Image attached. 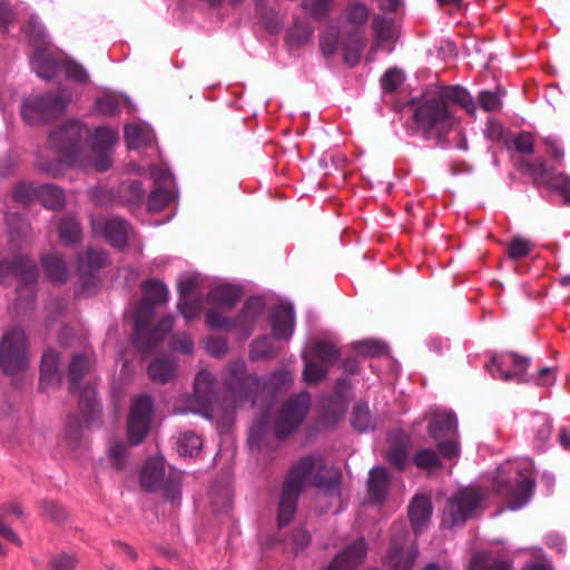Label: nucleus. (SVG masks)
I'll return each mask as SVG.
<instances>
[{"label": "nucleus", "instance_id": "f257e3e1", "mask_svg": "<svg viewBox=\"0 0 570 570\" xmlns=\"http://www.w3.org/2000/svg\"><path fill=\"white\" fill-rule=\"evenodd\" d=\"M414 122L426 139L442 144L448 134L459 124L454 107L474 114L475 104L471 95L460 86H435L428 88L416 99Z\"/></svg>", "mask_w": 570, "mask_h": 570}, {"label": "nucleus", "instance_id": "f03ea898", "mask_svg": "<svg viewBox=\"0 0 570 570\" xmlns=\"http://www.w3.org/2000/svg\"><path fill=\"white\" fill-rule=\"evenodd\" d=\"M341 476L340 470L321 464L318 456L306 455L295 462L283 482L277 515L278 527H285L293 520L298 497L308 485L338 495Z\"/></svg>", "mask_w": 570, "mask_h": 570}, {"label": "nucleus", "instance_id": "7ed1b4c3", "mask_svg": "<svg viewBox=\"0 0 570 570\" xmlns=\"http://www.w3.org/2000/svg\"><path fill=\"white\" fill-rule=\"evenodd\" d=\"M142 293L144 302L135 315L134 342L139 350L150 352L171 330L174 320L171 316H166L155 328H149L150 320L154 316V305L165 304L168 301V289L163 283L150 279L142 284Z\"/></svg>", "mask_w": 570, "mask_h": 570}, {"label": "nucleus", "instance_id": "20e7f679", "mask_svg": "<svg viewBox=\"0 0 570 570\" xmlns=\"http://www.w3.org/2000/svg\"><path fill=\"white\" fill-rule=\"evenodd\" d=\"M515 478L508 479V471L500 469L495 478L497 492L507 499L509 509L517 510L527 504L534 489L532 462L520 461L514 468Z\"/></svg>", "mask_w": 570, "mask_h": 570}, {"label": "nucleus", "instance_id": "39448f33", "mask_svg": "<svg viewBox=\"0 0 570 570\" xmlns=\"http://www.w3.org/2000/svg\"><path fill=\"white\" fill-rule=\"evenodd\" d=\"M223 381L233 407L245 402L254 405L255 395L261 389V380L246 372V364L243 361L232 362L225 371Z\"/></svg>", "mask_w": 570, "mask_h": 570}, {"label": "nucleus", "instance_id": "423d86ee", "mask_svg": "<svg viewBox=\"0 0 570 570\" xmlns=\"http://www.w3.org/2000/svg\"><path fill=\"white\" fill-rule=\"evenodd\" d=\"M89 130L80 121H68L49 136V145L58 154L61 161L75 165L79 163L81 142Z\"/></svg>", "mask_w": 570, "mask_h": 570}, {"label": "nucleus", "instance_id": "0eeeda50", "mask_svg": "<svg viewBox=\"0 0 570 570\" xmlns=\"http://www.w3.org/2000/svg\"><path fill=\"white\" fill-rule=\"evenodd\" d=\"M29 362L26 332L20 327L8 331L0 341V366L8 374L23 371Z\"/></svg>", "mask_w": 570, "mask_h": 570}, {"label": "nucleus", "instance_id": "6e6552de", "mask_svg": "<svg viewBox=\"0 0 570 570\" xmlns=\"http://www.w3.org/2000/svg\"><path fill=\"white\" fill-rule=\"evenodd\" d=\"M309 394L301 393L282 405L274 421V432L278 439L287 438L301 425L309 409Z\"/></svg>", "mask_w": 570, "mask_h": 570}, {"label": "nucleus", "instance_id": "1a4fd4ad", "mask_svg": "<svg viewBox=\"0 0 570 570\" xmlns=\"http://www.w3.org/2000/svg\"><path fill=\"white\" fill-rule=\"evenodd\" d=\"M484 494L476 488H464L452 495L444 510V522L451 527L464 523L475 515Z\"/></svg>", "mask_w": 570, "mask_h": 570}, {"label": "nucleus", "instance_id": "9d476101", "mask_svg": "<svg viewBox=\"0 0 570 570\" xmlns=\"http://www.w3.org/2000/svg\"><path fill=\"white\" fill-rule=\"evenodd\" d=\"M68 104V99L59 95H42L35 99H26L21 105V115L30 125H37L61 114Z\"/></svg>", "mask_w": 570, "mask_h": 570}, {"label": "nucleus", "instance_id": "9b49d317", "mask_svg": "<svg viewBox=\"0 0 570 570\" xmlns=\"http://www.w3.org/2000/svg\"><path fill=\"white\" fill-rule=\"evenodd\" d=\"M178 482L179 475L171 469L166 473V464L163 458L149 459L141 470L140 483L144 490L148 492L163 489L174 498Z\"/></svg>", "mask_w": 570, "mask_h": 570}, {"label": "nucleus", "instance_id": "f8f14e48", "mask_svg": "<svg viewBox=\"0 0 570 570\" xmlns=\"http://www.w3.org/2000/svg\"><path fill=\"white\" fill-rule=\"evenodd\" d=\"M151 412L153 400L150 396L140 395L134 401L128 419V439L131 445L139 444L147 435Z\"/></svg>", "mask_w": 570, "mask_h": 570}, {"label": "nucleus", "instance_id": "ddd939ff", "mask_svg": "<svg viewBox=\"0 0 570 570\" xmlns=\"http://www.w3.org/2000/svg\"><path fill=\"white\" fill-rule=\"evenodd\" d=\"M92 364L88 357L82 354H76L69 365V381L72 393L79 391L80 404L89 411H95L97 402L96 390L88 385L80 390L82 376L91 368Z\"/></svg>", "mask_w": 570, "mask_h": 570}, {"label": "nucleus", "instance_id": "4468645a", "mask_svg": "<svg viewBox=\"0 0 570 570\" xmlns=\"http://www.w3.org/2000/svg\"><path fill=\"white\" fill-rule=\"evenodd\" d=\"M530 365V358L515 353H508L502 356H493L487 365V370L494 379L511 381L521 377Z\"/></svg>", "mask_w": 570, "mask_h": 570}, {"label": "nucleus", "instance_id": "2eb2a0df", "mask_svg": "<svg viewBox=\"0 0 570 570\" xmlns=\"http://www.w3.org/2000/svg\"><path fill=\"white\" fill-rule=\"evenodd\" d=\"M91 228L95 235L105 236L110 245L118 248L126 246L131 232L130 225L119 217H94Z\"/></svg>", "mask_w": 570, "mask_h": 570}, {"label": "nucleus", "instance_id": "dca6fc26", "mask_svg": "<svg viewBox=\"0 0 570 570\" xmlns=\"http://www.w3.org/2000/svg\"><path fill=\"white\" fill-rule=\"evenodd\" d=\"M215 377L207 371L198 372L194 383V395L203 407V414L206 417H213L216 406Z\"/></svg>", "mask_w": 570, "mask_h": 570}, {"label": "nucleus", "instance_id": "f3484780", "mask_svg": "<svg viewBox=\"0 0 570 570\" xmlns=\"http://www.w3.org/2000/svg\"><path fill=\"white\" fill-rule=\"evenodd\" d=\"M366 552L367 547L365 541L358 539L347 546L322 570H355L364 561Z\"/></svg>", "mask_w": 570, "mask_h": 570}, {"label": "nucleus", "instance_id": "a211bd4d", "mask_svg": "<svg viewBox=\"0 0 570 570\" xmlns=\"http://www.w3.org/2000/svg\"><path fill=\"white\" fill-rule=\"evenodd\" d=\"M514 167L522 175L530 177L535 186H548L553 177V168L548 165L544 158L529 160L523 157H519L514 160Z\"/></svg>", "mask_w": 570, "mask_h": 570}, {"label": "nucleus", "instance_id": "6ab92c4d", "mask_svg": "<svg viewBox=\"0 0 570 570\" xmlns=\"http://www.w3.org/2000/svg\"><path fill=\"white\" fill-rule=\"evenodd\" d=\"M14 276L27 284L35 283L37 279V268L35 264L23 256H16L12 259L0 261V277Z\"/></svg>", "mask_w": 570, "mask_h": 570}, {"label": "nucleus", "instance_id": "aec40b11", "mask_svg": "<svg viewBox=\"0 0 570 570\" xmlns=\"http://www.w3.org/2000/svg\"><path fill=\"white\" fill-rule=\"evenodd\" d=\"M273 335L278 340H287L295 327L294 308L289 303L278 304L271 315Z\"/></svg>", "mask_w": 570, "mask_h": 570}, {"label": "nucleus", "instance_id": "412c9836", "mask_svg": "<svg viewBox=\"0 0 570 570\" xmlns=\"http://www.w3.org/2000/svg\"><path fill=\"white\" fill-rule=\"evenodd\" d=\"M264 308L265 302L262 297L248 298L237 317L233 318L236 321L235 330L239 331L245 337H248Z\"/></svg>", "mask_w": 570, "mask_h": 570}, {"label": "nucleus", "instance_id": "4be33fe9", "mask_svg": "<svg viewBox=\"0 0 570 570\" xmlns=\"http://www.w3.org/2000/svg\"><path fill=\"white\" fill-rule=\"evenodd\" d=\"M390 488V476L385 468L375 466L368 473L367 494L373 503L382 502Z\"/></svg>", "mask_w": 570, "mask_h": 570}, {"label": "nucleus", "instance_id": "5701e85b", "mask_svg": "<svg viewBox=\"0 0 570 570\" xmlns=\"http://www.w3.org/2000/svg\"><path fill=\"white\" fill-rule=\"evenodd\" d=\"M432 504L428 497L416 495L410 503L409 515L415 532H421L430 521Z\"/></svg>", "mask_w": 570, "mask_h": 570}, {"label": "nucleus", "instance_id": "b1692460", "mask_svg": "<svg viewBox=\"0 0 570 570\" xmlns=\"http://www.w3.org/2000/svg\"><path fill=\"white\" fill-rule=\"evenodd\" d=\"M370 13L371 10L364 2L352 0L346 3L342 12V22L347 27L360 30L367 24Z\"/></svg>", "mask_w": 570, "mask_h": 570}, {"label": "nucleus", "instance_id": "393cba45", "mask_svg": "<svg viewBox=\"0 0 570 570\" xmlns=\"http://www.w3.org/2000/svg\"><path fill=\"white\" fill-rule=\"evenodd\" d=\"M242 297V291L234 285L223 284L214 287L207 295V302L222 307L232 308Z\"/></svg>", "mask_w": 570, "mask_h": 570}, {"label": "nucleus", "instance_id": "a878e982", "mask_svg": "<svg viewBox=\"0 0 570 570\" xmlns=\"http://www.w3.org/2000/svg\"><path fill=\"white\" fill-rule=\"evenodd\" d=\"M456 428L458 422L454 413L439 412L433 414L428 431L432 438L439 439L451 432H455Z\"/></svg>", "mask_w": 570, "mask_h": 570}, {"label": "nucleus", "instance_id": "bb28decb", "mask_svg": "<svg viewBox=\"0 0 570 570\" xmlns=\"http://www.w3.org/2000/svg\"><path fill=\"white\" fill-rule=\"evenodd\" d=\"M106 263L107 256L104 252L88 249L83 254L79 255L77 269L80 275L88 276L102 268Z\"/></svg>", "mask_w": 570, "mask_h": 570}, {"label": "nucleus", "instance_id": "cd10ccee", "mask_svg": "<svg viewBox=\"0 0 570 570\" xmlns=\"http://www.w3.org/2000/svg\"><path fill=\"white\" fill-rule=\"evenodd\" d=\"M35 72L45 80H51L58 69V61L45 50H36L31 58Z\"/></svg>", "mask_w": 570, "mask_h": 570}, {"label": "nucleus", "instance_id": "c85d7f7f", "mask_svg": "<svg viewBox=\"0 0 570 570\" xmlns=\"http://www.w3.org/2000/svg\"><path fill=\"white\" fill-rule=\"evenodd\" d=\"M176 374V364L170 358H157L148 366V375L153 382L166 384Z\"/></svg>", "mask_w": 570, "mask_h": 570}, {"label": "nucleus", "instance_id": "c756f323", "mask_svg": "<svg viewBox=\"0 0 570 570\" xmlns=\"http://www.w3.org/2000/svg\"><path fill=\"white\" fill-rule=\"evenodd\" d=\"M60 383L58 373V357L52 351H47L42 356L40 384L42 389Z\"/></svg>", "mask_w": 570, "mask_h": 570}, {"label": "nucleus", "instance_id": "7c9ffc66", "mask_svg": "<svg viewBox=\"0 0 570 570\" xmlns=\"http://www.w3.org/2000/svg\"><path fill=\"white\" fill-rule=\"evenodd\" d=\"M468 570H512V564L490 553H476L472 557Z\"/></svg>", "mask_w": 570, "mask_h": 570}, {"label": "nucleus", "instance_id": "2f4dec72", "mask_svg": "<svg viewBox=\"0 0 570 570\" xmlns=\"http://www.w3.org/2000/svg\"><path fill=\"white\" fill-rule=\"evenodd\" d=\"M145 189L140 181L128 180L124 181L119 187L120 200L129 207H138L145 199Z\"/></svg>", "mask_w": 570, "mask_h": 570}, {"label": "nucleus", "instance_id": "473e14b6", "mask_svg": "<svg viewBox=\"0 0 570 570\" xmlns=\"http://www.w3.org/2000/svg\"><path fill=\"white\" fill-rule=\"evenodd\" d=\"M417 554L416 548L402 551L394 544L389 553V562L391 563L392 570H412Z\"/></svg>", "mask_w": 570, "mask_h": 570}, {"label": "nucleus", "instance_id": "72a5a7b5", "mask_svg": "<svg viewBox=\"0 0 570 570\" xmlns=\"http://www.w3.org/2000/svg\"><path fill=\"white\" fill-rule=\"evenodd\" d=\"M48 277L53 282L63 283L68 278V271L61 256L57 254L46 255L42 258Z\"/></svg>", "mask_w": 570, "mask_h": 570}, {"label": "nucleus", "instance_id": "f704fd0d", "mask_svg": "<svg viewBox=\"0 0 570 570\" xmlns=\"http://www.w3.org/2000/svg\"><path fill=\"white\" fill-rule=\"evenodd\" d=\"M336 0H302L304 11L315 20L330 17Z\"/></svg>", "mask_w": 570, "mask_h": 570}, {"label": "nucleus", "instance_id": "c9c22d12", "mask_svg": "<svg viewBox=\"0 0 570 570\" xmlns=\"http://www.w3.org/2000/svg\"><path fill=\"white\" fill-rule=\"evenodd\" d=\"M39 191V200L45 207L57 210L65 205V194L62 189L52 185H41Z\"/></svg>", "mask_w": 570, "mask_h": 570}, {"label": "nucleus", "instance_id": "e433bc0d", "mask_svg": "<svg viewBox=\"0 0 570 570\" xmlns=\"http://www.w3.org/2000/svg\"><path fill=\"white\" fill-rule=\"evenodd\" d=\"M203 448L200 436L194 432H184L177 440V451L180 455L194 456L197 455Z\"/></svg>", "mask_w": 570, "mask_h": 570}, {"label": "nucleus", "instance_id": "4c0bfd02", "mask_svg": "<svg viewBox=\"0 0 570 570\" xmlns=\"http://www.w3.org/2000/svg\"><path fill=\"white\" fill-rule=\"evenodd\" d=\"M410 440L406 435L401 434L399 441L391 448L387 453L389 462L395 468L402 470L407 463V449Z\"/></svg>", "mask_w": 570, "mask_h": 570}, {"label": "nucleus", "instance_id": "58836bf2", "mask_svg": "<svg viewBox=\"0 0 570 570\" xmlns=\"http://www.w3.org/2000/svg\"><path fill=\"white\" fill-rule=\"evenodd\" d=\"M313 354L316 361L326 365L328 368L340 357V351L337 347L328 342H317L313 347Z\"/></svg>", "mask_w": 570, "mask_h": 570}, {"label": "nucleus", "instance_id": "ea45409f", "mask_svg": "<svg viewBox=\"0 0 570 570\" xmlns=\"http://www.w3.org/2000/svg\"><path fill=\"white\" fill-rule=\"evenodd\" d=\"M117 140V131L108 127H99L94 134L92 151H108Z\"/></svg>", "mask_w": 570, "mask_h": 570}, {"label": "nucleus", "instance_id": "a19ab883", "mask_svg": "<svg viewBox=\"0 0 570 570\" xmlns=\"http://www.w3.org/2000/svg\"><path fill=\"white\" fill-rule=\"evenodd\" d=\"M352 424L358 432H366L374 429V421L367 405H355L353 410Z\"/></svg>", "mask_w": 570, "mask_h": 570}, {"label": "nucleus", "instance_id": "79ce46f5", "mask_svg": "<svg viewBox=\"0 0 570 570\" xmlns=\"http://www.w3.org/2000/svg\"><path fill=\"white\" fill-rule=\"evenodd\" d=\"M311 539V533L307 530L303 528H296L291 532L288 538L285 540V546L287 549H289L293 553L296 554L309 546Z\"/></svg>", "mask_w": 570, "mask_h": 570}, {"label": "nucleus", "instance_id": "37998d69", "mask_svg": "<svg viewBox=\"0 0 570 570\" xmlns=\"http://www.w3.org/2000/svg\"><path fill=\"white\" fill-rule=\"evenodd\" d=\"M81 236V229L79 223L68 217L61 220L59 225V237L66 243H77Z\"/></svg>", "mask_w": 570, "mask_h": 570}, {"label": "nucleus", "instance_id": "c03bdc74", "mask_svg": "<svg viewBox=\"0 0 570 570\" xmlns=\"http://www.w3.org/2000/svg\"><path fill=\"white\" fill-rule=\"evenodd\" d=\"M313 32L314 30L308 23L296 21L288 31V40L291 43L302 46L309 41Z\"/></svg>", "mask_w": 570, "mask_h": 570}, {"label": "nucleus", "instance_id": "a18cd8bd", "mask_svg": "<svg viewBox=\"0 0 570 570\" xmlns=\"http://www.w3.org/2000/svg\"><path fill=\"white\" fill-rule=\"evenodd\" d=\"M206 324L213 330L233 331L236 328V321L223 316L216 309H209L205 315Z\"/></svg>", "mask_w": 570, "mask_h": 570}, {"label": "nucleus", "instance_id": "49530a36", "mask_svg": "<svg viewBox=\"0 0 570 570\" xmlns=\"http://www.w3.org/2000/svg\"><path fill=\"white\" fill-rule=\"evenodd\" d=\"M414 464L423 470L435 469L441 466L438 453L430 449L420 450L413 458Z\"/></svg>", "mask_w": 570, "mask_h": 570}, {"label": "nucleus", "instance_id": "de8ad7c7", "mask_svg": "<svg viewBox=\"0 0 570 570\" xmlns=\"http://www.w3.org/2000/svg\"><path fill=\"white\" fill-rule=\"evenodd\" d=\"M79 559L75 553L60 552L49 561V570H75Z\"/></svg>", "mask_w": 570, "mask_h": 570}, {"label": "nucleus", "instance_id": "09e8293b", "mask_svg": "<svg viewBox=\"0 0 570 570\" xmlns=\"http://www.w3.org/2000/svg\"><path fill=\"white\" fill-rule=\"evenodd\" d=\"M328 367L323 365L321 362L307 361L303 371L304 379L307 383H318L327 374Z\"/></svg>", "mask_w": 570, "mask_h": 570}, {"label": "nucleus", "instance_id": "8fccbe9b", "mask_svg": "<svg viewBox=\"0 0 570 570\" xmlns=\"http://www.w3.org/2000/svg\"><path fill=\"white\" fill-rule=\"evenodd\" d=\"M377 42L390 40L393 36L392 21L383 16L376 14L372 21Z\"/></svg>", "mask_w": 570, "mask_h": 570}, {"label": "nucleus", "instance_id": "3c124183", "mask_svg": "<svg viewBox=\"0 0 570 570\" xmlns=\"http://www.w3.org/2000/svg\"><path fill=\"white\" fill-rule=\"evenodd\" d=\"M355 350L358 354L365 356H379L385 354L387 347L384 343L375 340H364L354 344Z\"/></svg>", "mask_w": 570, "mask_h": 570}, {"label": "nucleus", "instance_id": "603ef678", "mask_svg": "<svg viewBox=\"0 0 570 570\" xmlns=\"http://www.w3.org/2000/svg\"><path fill=\"white\" fill-rule=\"evenodd\" d=\"M40 186H36L31 183H22L17 186L13 193L14 200L19 203H30L33 199H39Z\"/></svg>", "mask_w": 570, "mask_h": 570}, {"label": "nucleus", "instance_id": "864d4df0", "mask_svg": "<svg viewBox=\"0 0 570 570\" xmlns=\"http://www.w3.org/2000/svg\"><path fill=\"white\" fill-rule=\"evenodd\" d=\"M531 243L528 239L515 236L511 239L507 253L511 259L525 257L531 252Z\"/></svg>", "mask_w": 570, "mask_h": 570}, {"label": "nucleus", "instance_id": "5fc2aeb1", "mask_svg": "<svg viewBox=\"0 0 570 570\" xmlns=\"http://www.w3.org/2000/svg\"><path fill=\"white\" fill-rule=\"evenodd\" d=\"M515 151L522 155H532L534 151V138L531 132L523 131L511 140Z\"/></svg>", "mask_w": 570, "mask_h": 570}, {"label": "nucleus", "instance_id": "6e6d98bb", "mask_svg": "<svg viewBox=\"0 0 570 570\" xmlns=\"http://www.w3.org/2000/svg\"><path fill=\"white\" fill-rule=\"evenodd\" d=\"M404 81V75L395 68L389 69L381 79L382 89L385 92H393Z\"/></svg>", "mask_w": 570, "mask_h": 570}, {"label": "nucleus", "instance_id": "4d7b16f0", "mask_svg": "<svg viewBox=\"0 0 570 570\" xmlns=\"http://www.w3.org/2000/svg\"><path fill=\"white\" fill-rule=\"evenodd\" d=\"M548 186L556 189L562 196L564 203L570 205V176L564 174L553 175Z\"/></svg>", "mask_w": 570, "mask_h": 570}, {"label": "nucleus", "instance_id": "13d9d810", "mask_svg": "<svg viewBox=\"0 0 570 570\" xmlns=\"http://www.w3.org/2000/svg\"><path fill=\"white\" fill-rule=\"evenodd\" d=\"M480 106L487 111H498L501 106L500 91H481L479 96Z\"/></svg>", "mask_w": 570, "mask_h": 570}, {"label": "nucleus", "instance_id": "bf43d9fd", "mask_svg": "<svg viewBox=\"0 0 570 570\" xmlns=\"http://www.w3.org/2000/svg\"><path fill=\"white\" fill-rule=\"evenodd\" d=\"M170 200V194L165 189H156L148 198V210L159 212Z\"/></svg>", "mask_w": 570, "mask_h": 570}, {"label": "nucleus", "instance_id": "052dcab7", "mask_svg": "<svg viewBox=\"0 0 570 570\" xmlns=\"http://www.w3.org/2000/svg\"><path fill=\"white\" fill-rule=\"evenodd\" d=\"M543 142L547 147V151L549 153L551 159L558 164L561 165L564 159V150L560 144V141L551 136L544 137Z\"/></svg>", "mask_w": 570, "mask_h": 570}, {"label": "nucleus", "instance_id": "680f3d73", "mask_svg": "<svg viewBox=\"0 0 570 570\" xmlns=\"http://www.w3.org/2000/svg\"><path fill=\"white\" fill-rule=\"evenodd\" d=\"M200 308L199 302H190L188 298L180 299L178 303V309L187 322L197 318L200 315Z\"/></svg>", "mask_w": 570, "mask_h": 570}, {"label": "nucleus", "instance_id": "e2e57ef3", "mask_svg": "<svg viewBox=\"0 0 570 570\" xmlns=\"http://www.w3.org/2000/svg\"><path fill=\"white\" fill-rule=\"evenodd\" d=\"M206 351L214 357H222L228 351V343L224 337L212 336L206 342Z\"/></svg>", "mask_w": 570, "mask_h": 570}, {"label": "nucleus", "instance_id": "0e129e2a", "mask_svg": "<svg viewBox=\"0 0 570 570\" xmlns=\"http://www.w3.org/2000/svg\"><path fill=\"white\" fill-rule=\"evenodd\" d=\"M63 70L66 72V76L69 79H72V80H75L77 82H81V83L89 81L88 72L81 65H79L77 62H73V61L67 62L65 65Z\"/></svg>", "mask_w": 570, "mask_h": 570}, {"label": "nucleus", "instance_id": "69168bd1", "mask_svg": "<svg viewBox=\"0 0 570 570\" xmlns=\"http://www.w3.org/2000/svg\"><path fill=\"white\" fill-rule=\"evenodd\" d=\"M272 355L273 351L269 346V341L267 337H262L254 341L250 352V357L253 360H264L271 357Z\"/></svg>", "mask_w": 570, "mask_h": 570}, {"label": "nucleus", "instance_id": "338daca9", "mask_svg": "<svg viewBox=\"0 0 570 570\" xmlns=\"http://www.w3.org/2000/svg\"><path fill=\"white\" fill-rule=\"evenodd\" d=\"M125 140L129 149L138 148L144 140L142 130L137 125H128L125 127Z\"/></svg>", "mask_w": 570, "mask_h": 570}, {"label": "nucleus", "instance_id": "774afa93", "mask_svg": "<svg viewBox=\"0 0 570 570\" xmlns=\"http://www.w3.org/2000/svg\"><path fill=\"white\" fill-rule=\"evenodd\" d=\"M337 32L326 31L321 35L320 47L324 56H332L337 49Z\"/></svg>", "mask_w": 570, "mask_h": 570}]
</instances>
